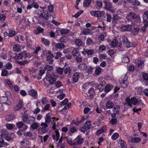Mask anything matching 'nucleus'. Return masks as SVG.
<instances>
[{"mask_svg":"<svg viewBox=\"0 0 148 148\" xmlns=\"http://www.w3.org/2000/svg\"><path fill=\"white\" fill-rule=\"evenodd\" d=\"M27 111H24V114L22 116V120L27 124L30 125L35 121V117L33 116H28L27 114H25Z\"/></svg>","mask_w":148,"mask_h":148,"instance_id":"obj_1","label":"nucleus"},{"mask_svg":"<svg viewBox=\"0 0 148 148\" xmlns=\"http://www.w3.org/2000/svg\"><path fill=\"white\" fill-rule=\"evenodd\" d=\"M125 100L128 105L130 107L132 106V105H138L140 102L139 100L135 97L130 99L127 97L126 98Z\"/></svg>","mask_w":148,"mask_h":148,"instance_id":"obj_2","label":"nucleus"},{"mask_svg":"<svg viewBox=\"0 0 148 148\" xmlns=\"http://www.w3.org/2000/svg\"><path fill=\"white\" fill-rule=\"evenodd\" d=\"M6 95H10V93L8 91H7L5 92ZM7 96L6 97H1L0 99L1 101L4 104H5L8 105H10L11 104V103L10 101L8 100V98Z\"/></svg>","mask_w":148,"mask_h":148,"instance_id":"obj_3","label":"nucleus"},{"mask_svg":"<svg viewBox=\"0 0 148 148\" xmlns=\"http://www.w3.org/2000/svg\"><path fill=\"white\" fill-rule=\"evenodd\" d=\"M90 14L92 16H94L97 17H100L104 16L105 13L104 11H91L90 12Z\"/></svg>","mask_w":148,"mask_h":148,"instance_id":"obj_4","label":"nucleus"},{"mask_svg":"<svg viewBox=\"0 0 148 148\" xmlns=\"http://www.w3.org/2000/svg\"><path fill=\"white\" fill-rule=\"evenodd\" d=\"M45 79L49 81L51 84H54L56 83V79L53 77L49 72H47L46 74Z\"/></svg>","mask_w":148,"mask_h":148,"instance_id":"obj_5","label":"nucleus"},{"mask_svg":"<svg viewBox=\"0 0 148 148\" xmlns=\"http://www.w3.org/2000/svg\"><path fill=\"white\" fill-rule=\"evenodd\" d=\"M46 55L47 61L49 64H52L53 62V58H54V56L50 51H48V53H46Z\"/></svg>","mask_w":148,"mask_h":148,"instance_id":"obj_6","label":"nucleus"},{"mask_svg":"<svg viewBox=\"0 0 148 148\" xmlns=\"http://www.w3.org/2000/svg\"><path fill=\"white\" fill-rule=\"evenodd\" d=\"M104 2L105 3L104 8L106 10L108 11H110L113 8V6L112 5V3L109 0H105Z\"/></svg>","mask_w":148,"mask_h":148,"instance_id":"obj_7","label":"nucleus"},{"mask_svg":"<svg viewBox=\"0 0 148 148\" xmlns=\"http://www.w3.org/2000/svg\"><path fill=\"white\" fill-rule=\"evenodd\" d=\"M17 127L18 128H21L23 127V131H26L28 128V126L27 125H25L22 121H19L16 124Z\"/></svg>","mask_w":148,"mask_h":148,"instance_id":"obj_8","label":"nucleus"},{"mask_svg":"<svg viewBox=\"0 0 148 148\" xmlns=\"http://www.w3.org/2000/svg\"><path fill=\"white\" fill-rule=\"evenodd\" d=\"M122 41L123 45L127 48H128L130 47V42L127 37L125 36L123 37L122 38Z\"/></svg>","mask_w":148,"mask_h":148,"instance_id":"obj_9","label":"nucleus"},{"mask_svg":"<svg viewBox=\"0 0 148 148\" xmlns=\"http://www.w3.org/2000/svg\"><path fill=\"white\" fill-rule=\"evenodd\" d=\"M106 83L104 81H101L100 84H98L97 86L95 87V89H99L100 92H102L104 90V86Z\"/></svg>","mask_w":148,"mask_h":148,"instance_id":"obj_10","label":"nucleus"},{"mask_svg":"<svg viewBox=\"0 0 148 148\" xmlns=\"http://www.w3.org/2000/svg\"><path fill=\"white\" fill-rule=\"evenodd\" d=\"M88 94L89 95L88 99H92L95 94V91L93 88H90L88 90Z\"/></svg>","mask_w":148,"mask_h":148,"instance_id":"obj_11","label":"nucleus"},{"mask_svg":"<svg viewBox=\"0 0 148 148\" xmlns=\"http://www.w3.org/2000/svg\"><path fill=\"white\" fill-rule=\"evenodd\" d=\"M143 22L146 23L148 25V10L145 11L143 15Z\"/></svg>","mask_w":148,"mask_h":148,"instance_id":"obj_12","label":"nucleus"},{"mask_svg":"<svg viewBox=\"0 0 148 148\" xmlns=\"http://www.w3.org/2000/svg\"><path fill=\"white\" fill-rule=\"evenodd\" d=\"M137 14L133 12H130L126 16V18L128 20H132L134 19Z\"/></svg>","mask_w":148,"mask_h":148,"instance_id":"obj_13","label":"nucleus"},{"mask_svg":"<svg viewBox=\"0 0 148 148\" xmlns=\"http://www.w3.org/2000/svg\"><path fill=\"white\" fill-rule=\"evenodd\" d=\"M91 121H86L84 124V129L86 130H88L90 128H92L93 127L91 124Z\"/></svg>","mask_w":148,"mask_h":148,"instance_id":"obj_14","label":"nucleus"},{"mask_svg":"<svg viewBox=\"0 0 148 148\" xmlns=\"http://www.w3.org/2000/svg\"><path fill=\"white\" fill-rule=\"evenodd\" d=\"M28 94L32 97H34V98H36L37 97V91L33 89H32L28 91Z\"/></svg>","mask_w":148,"mask_h":148,"instance_id":"obj_15","label":"nucleus"},{"mask_svg":"<svg viewBox=\"0 0 148 148\" xmlns=\"http://www.w3.org/2000/svg\"><path fill=\"white\" fill-rule=\"evenodd\" d=\"M113 87V86L112 84H106L104 87V91L106 92H110Z\"/></svg>","mask_w":148,"mask_h":148,"instance_id":"obj_16","label":"nucleus"},{"mask_svg":"<svg viewBox=\"0 0 148 148\" xmlns=\"http://www.w3.org/2000/svg\"><path fill=\"white\" fill-rule=\"evenodd\" d=\"M75 145H80L83 143L84 141V139L82 138H76L74 140Z\"/></svg>","mask_w":148,"mask_h":148,"instance_id":"obj_17","label":"nucleus"},{"mask_svg":"<svg viewBox=\"0 0 148 148\" xmlns=\"http://www.w3.org/2000/svg\"><path fill=\"white\" fill-rule=\"evenodd\" d=\"M79 73L78 72L75 73L73 76V83L76 82L79 78Z\"/></svg>","mask_w":148,"mask_h":148,"instance_id":"obj_18","label":"nucleus"},{"mask_svg":"<svg viewBox=\"0 0 148 148\" xmlns=\"http://www.w3.org/2000/svg\"><path fill=\"white\" fill-rule=\"evenodd\" d=\"M120 83L121 86L124 88L127 87L128 86L127 81V80L121 79L120 80Z\"/></svg>","mask_w":148,"mask_h":148,"instance_id":"obj_19","label":"nucleus"},{"mask_svg":"<svg viewBox=\"0 0 148 148\" xmlns=\"http://www.w3.org/2000/svg\"><path fill=\"white\" fill-rule=\"evenodd\" d=\"M114 105V103L110 101H107L106 103V106L108 109L112 108H113Z\"/></svg>","mask_w":148,"mask_h":148,"instance_id":"obj_20","label":"nucleus"},{"mask_svg":"<svg viewBox=\"0 0 148 148\" xmlns=\"http://www.w3.org/2000/svg\"><path fill=\"white\" fill-rule=\"evenodd\" d=\"M54 45L56 48L58 49H62L65 46V45L62 43H55Z\"/></svg>","mask_w":148,"mask_h":148,"instance_id":"obj_21","label":"nucleus"},{"mask_svg":"<svg viewBox=\"0 0 148 148\" xmlns=\"http://www.w3.org/2000/svg\"><path fill=\"white\" fill-rule=\"evenodd\" d=\"M78 68L81 71H82L86 70L87 68V66L85 63H82L78 66Z\"/></svg>","mask_w":148,"mask_h":148,"instance_id":"obj_22","label":"nucleus"},{"mask_svg":"<svg viewBox=\"0 0 148 148\" xmlns=\"http://www.w3.org/2000/svg\"><path fill=\"white\" fill-rule=\"evenodd\" d=\"M106 130V127L105 126H103L100 129L98 130L96 133V134L99 135L103 132H105Z\"/></svg>","mask_w":148,"mask_h":148,"instance_id":"obj_23","label":"nucleus"},{"mask_svg":"<svg viewBox=\"0 0 148 148\" xmlns=\"http://www.w3.org/2000/svg\"><path fill=\"white\" fill-rule=\"evenodd\" d=\"M45 11L44 10L41 11L40 15H41L42 17H43L47 19V18L51 17V15H50L47 12L46 13H45Z\"/></svg>","mask_w":148,"mask_h":148,"instance_id":"obj_24","label":"nucleus"},{"mask_svg":"<svg viewBox=\"0 0 148 148\" xmlns=\"http://www.w3.org/2000/svg\"><path fill=\"white\" fill-rule=\"evenodd\" d=\"M132 25H127L123 26L121 27L122 30L124 31H130L131 30L132 28Z\"/></svg>","mask_w":148,"mask_h":148,"instance_id":"obj_25","label":"nucleus"},{"mask_svg":"<svg viewBox=\"0 0 148 148\" xmlns=\"http://www.w3.org/2000/svg\"><path fill=\"white\" fill-rule=\"evenodd\" d=\"M123 57L122 59V62L124 63H127L130 62L129 59L127 55H124L123 56Z\"/></svg>","mask_w":148,"mask_h":148,"instance_id":"obj_26","label":"nucleus"},{"mask_svg":"<svg viewBox=\"0 0 148 148\" xmlns=\"http://www.w3.org/2000/svg\"><path fill=\"white\" fill-rule=\"evenodd\" d=\"M31 125L30 127L33 130L37 129L39 127L38 123H37L34 122Z\"/></svg>","mask_w":148,"mask_h":148,"instance_id":"obj_27","label":"nucleus"},{"mask_svg":"<svg viewBox=\"0 0 148 148\" xmlns=\"http://www.w3.org/2000/svg\"><path fill=\"white\" fill-rule=\"evenodd\" d=\"M49 113L47 114L45 116V123H47L49 124L51 122V117L49 115Z\"/></svg>","mask_w":148,"mask_h":148,"instance_id":"obj_28","label":"nucleus"},{"mask_svg":"<svg viewBox=\"0 0 148 148\" xmlns=\"http://www.w3.org/2000/svg\"><path fill=\"white\" fill-rule=\"evenodd\" d=\"M140 29L138 27L133 28L132 32V34L135 36L137 35L138 34Z\"/></svg>","mask_w":148,"mask_h":148,"instance_id":"obj_29","label":"nucleus"},{"mask_svg":"<svg viewBox=\"0 0 148 148\" xmlns=\"http://www.w3.org/2000/svg\"><path fill=\"white\" fill-rule=\"evenodd\" d=\"M91 2V0H86L83 2V6L84 7H88L90 4Z\"/></svg>","mask_w":148,"mask_h":148,"instance_id":"obj_30","label":"nucleus"},{"mask_svg":"<svg viewBox=\"0 0 148 148\" xmlns=\"http://www.w3.org/2000/svg\"><path fill=\"white\" fill-rule=\"evenodd\" d=\"M120 110V107L119 106H114L113 109V112L116 114H118Z\"/></svg>","mask_w":148,"mask_h":148,"instance_id":"obj_31","label":"nucleus"},{"mask_svg":"<svg viewBox=\"0 0 148 148\" xmlns=\"http://www.w3.org/2000/svg\"><path fill=\"white\" fill-rule=\"evenodd\" d=\"M15 118V116L14 114H10L6 116V119L8 121H10L13 120Z\"/></svg>","mask_w":148,"mask_h":148,"instance_id":"obj_32","label":"nucleus"},{"mask_svg":"<svg viewBox=\"0 0 148 148\" xmlns=\"http://www.w3.org/2000/svg\"><path fill=\"white\" fill-rule=\"evenodd\" d=\"M41 39L42 42L43 44L46 46L49 45L50 44L49 41L44 38H41Z\"/></svg>","mask_w":148,"mask_h":148,"instance_id":"obj_33","label":"nucleus"},{"mask_svg":"<svg viewBox=\"0 0 148 148\" xmlns=\"http://www.w3.org/2000/svg\"><path fill=\"white\" fill-rule=\"evenodd\" d=\"M119 16L116 15H114L112 17V23L113 24L116 23L118 21Z\"/></svg>","mask_w":148,"mask_h":148,"instance_id":"obj_34","label":"nucleus"},{"mask_svg":"<svg viewBox=\"0 0 148 148\" xmlns=\"http://www.w3.org/2000/svg\"><path fill=\"white\" fill-rule=\"evenodd\" d=\"M140 140L141 138L140 137L138 138L133 137L132 138L131 141L132 142L135 143L138 142L140 141Z\"/></svg>","mask_w":148,"mask_h":148,"instance_id":"obj_35","label":"nucleus"},{"mask_svg":"<svg viewBox=\"0 0 148 148\" xmlns=\"http://www.w3.org/2000/svg\"><path fill=\"white\" fill-rule=\"evenodd\" d=\"M37 71L36 69H35L34 70H29V72H31L30 74L34 78H37L36 76V71Z\"/></svg>","mask_w":148,"mask_h":148,"instance_id":"obj_36","label":"nucleus"},{"mask_svg":"<svg viewBox=\"0 0 148 148\" xmlns=\"http://www.w3.org/2000/svg\"><path fill=\"white\" fill-rule=\"evenodd\" d=\"M29 62L27 60H25L21 61H17V63L21 65H24L25 64H27Z\"/></svg>","mask_w":148,"mask_h":148,"instance_id":"obj_37","label":"nucleus"},{"mask_svg":"<svg viewBox=\"0 0 148 148\" xmlns=\"http://www.w3.org/2000/svg\"><path fill=\"white\" fill-rule=\"evenodd\" d=\"M116 50L115 49H112L108 50L107 51V53L108 54L109 56H112L114 53H116Z\"/></svg>","mask_w":148,"mask_h":148,"instance_id":"obj_38","label":"nucleus"},{"mask_svg":"<svg viewBox=\"0 0 148 148\" xmlns=\"http://www.w3.org/2000/svg\"><path fill=\"white\" fill-rule=\"evenodd\" d=\"M22 54V57H24V59L27 58L29 57V54L28 53H27L26 51H23L21 52Z\"/></svg>","mask_w":148,"mask_h":148,"instance_id":"obj_39","label":"nucleus"},{"mask_svg":"<svg viewBox=\"0 0 148 148\" xmlns=\"http://www.w3.org/2000/svg\"><path fill=\"white\" fill-rule=\"evenodd\" d=\"M20 48L21 47L19 45H15L13 46V50L15 51H18L20 50Z\"/></svg>","mask_w":148,"mask_h":148,"instance_id":"obj_40","label":"nucleus"},{"mask_svg":"<svg viewBox=\"0 0 148 148\" xmlns=\"http://www.w3.org/2000/svg\"><path fill=\"white\" fill-rule=\"evenodd\" d=\"M53 69V66L49 65H46L44 67V69L47 71H51Z\"/></svg>","mask_w":148,"mask_h":148,"instance_id":"obj_41","label":"nucleus"},{"mask_svg":"<svg viewBox=\"0 0 148 148\" xmlns=\"http://www.w3.org/2000/svg\"><path fill=\"white\" fill-rule=\"evenodd\" d=\"M75 42V44L78 46H82L83 45L82 42L79 39H76Z\"/></svg>","mask_w":148,"mask_h":148,"instance_id":"obj_42","label":"nucleus"},{"mask_svg":"<svg viewBox=\"0 0 148 148\" xmlns=\"http://www.w3.org/2000/svg\"><path fill=\"white\" fill-rule=\"evenodd\" d=\"M118 43V41L116 39L113 40L111 42V45L112 46L115 47L116 46Z\"/></svg>","mask_w":148,"mask_h":148,"instance_id":"obj_43","label":"nucleus"},{"mask_svg":"<svg viewBox=\"0 0 148 148\" xmlns=\"http://www.w3.org/2000/svg\"><path fill=\"white\" fill-rule=\"evenodd\" d=\"M45 73V71L44 70H40L38 73V74L40 76V77H37L38 80H40L41 79V76Z\"/></svg>","mask_w":148,"mask_h":148,"instance_id":"obj_44","label":"nucleus"},{"mask_svg":"<svg viewBox=\"0 0 148 148\" xmlns=\"http://www.w3.org/2000/svg\"><path fill=\"white\" fill-rule=\"evenodd\" d=\"M38 130L39 131L41 132L42 133H45L47 132L48 129L47 128L40 127L39 128Z\"/></svg>","mask_w":148,"mask_h":148,"instance_id":"obj_45","label":"nucleus"},{"mask_svg":"<svg viewBox=\"0 0 148 148\" xmlns=\"http://www.w3.org/2000/svg\"><path fill=\"white\" fill-rule=\"evenodd\" d=\"M57 73L60 74L62 75L63 71V68L60 67H58L56 70Z\"/></svg>","mask_w":148,"mask_h":148,"instance_id":"obj_46","label":"nucleus"},{"mask_svg":"<svg viewBox=\"0 0 148 148\" xmlns=\"http://www.w3.org/2000/svg\"><path fill=\"white\" fill-rule=\"evenodd\" d=\"M83 11L81 10L77 13L75 15L72 16V17H75L76 18H77L83 12Z\"/></svg>","mask_w":148,"mask_h":148,"instance_id":"obj_47","label":"nucleus"},{"mask_svg":"<svg viewBox=\"0 0 148 148\" xmlns=\"http://www.w3.org/2000/svg\"><path fill=\"white\" fill-rule=\"evenodd\" d=\"M23 134L24 136L26 137H27V136L30 137L33 136L32 133L29 132H24L23 133Z\"/></svg>","mask_w":148,"mask_h":148,"instance_id":"obj_48","label":"nucleus"},{"mask_svg":"<svg viewBox=\"0 0 148 148\" xmlns=\"http://www.w3.org/2000/svg\"><path fill=\"white\" fill-rule=\"evenodd\" d=\"M90 29L86 28L82 31V34L84 35H87L90 33Z\"/></svg>","mask_w":148,"mask_h":148,"instance_id":"obj_49","label":"nucleus"},{"mask_svg":"<svg viewBox=\"0 0 148 148\" xmlns=\"http://www.w3.org/2000/svg\"><path fill=\"white\" fill-rule=\"evenodd\" d=\"M134 19L136 23H139L141 22V19L139 15H137Z\"/></svg>","mask_w":148,"mask_h":148,"instance_id":"obj_50","label":"nucleus"},{"mask_svg":"<svg viewBox=\"0 0 148 148\" xmlns=\"http://www.w3.org/2000/svg\"><path fill=\"white\" fill-rule=\"evenodd\" d=\"M120 145L122 148H127L126 143L123 140H121Z\"/></svg>","mask_w":148,"mask_h":148,"instance_id":"obj_51","label":"nucleus"},{"mask_svg":"<svg viewBox=\"0 0 148 148\" xmlns=\"http://www.w3.org/2000/svg\"><path fill=\"white\" fill-rule=\"evenodd\" d=\"M69 32V29H62L60 30V32L63 34H66L68 33Z\"/></svg>","mask_w":148,"mask_h":148,"instance_id":"obj_52","label":"nucleus"},{"mask_svg":"<svg viewBox=\"0 0 148 148\" xmlns=\"http://www.w3.org/2000/svg\"><path fill=\"white\" fill-rule=\"evenodd\" d=\"M117 120L116 118L112 119L110 122L113 125H116L117 123Z\"/></svg>","mask_w":148,"mask_h":148,"instance_id":"obj_53","label":"nucleus"},{"mask_svg":"<svg viewBox=\"0 0 148 148\" xmlns=\"http://www.w3.org/2000/svg\"><path fill=\"white\" fill-rule=\"evenodd\" d=\"M97 7L99 8H102L103 6L102 2L99 1H97L96 2Z\"/></svg>","mask_w":148,"mask_h":148,"instance_id":"obj_54","label":"nucleus"},{"mask_svg":"<svg viewBox=\"0 0 148 148\" xmlns=\"http://www.w3.org/2000/svg\"><path fill=\"white\" fill-rule=\"evenodd\" d=\"M131 3L132 5H140V2L137 0H134L132 1Z\"/></svg>","mask_w":148,"mask_h":148,"instance_id":"obj_55","label":"nucleus"},{"mask_svg":"<svg viewBox=\"0 0 148 148\" xmlns=\"http://www.w3.org/2000/svg\"><path fill=\"white\" fill-rule=\"evenodd\" d=\"M119 136V135L117 133H114L111 137V138L113 140H116L117 138Z\"/></svg>","mask_w":148,"mask_h":148,"instance_id":"obj_56","label":"nucleus"},{"mask_svg":"<svg viewBox=\"0 0 148 148\" xmlns=\"http://www.w3.org/2000/svg\"><path fill=\"white\" fill-rule=\"evenodd\" d=\"M8 74V71L6 69H3L2 71L1 76L5 77Z\"/></svg>","mask_w":148,"mask_h":148,"instance_id":"obj_57","label":"nucleus"},{"mask_svg":"<svg viewBox=\"0 0 148 148\" xmlns=\"http://www.w3.org/2000/svg\"><path fill=\"white\" fill-rule=\"evenodd\" d=\"M106 16L107 21L108 22H110L112 18L111 15L109 13H108L107 14Z\"/></svg>","mask_w":148,"mask_h":148,"instance_id":"obj_58","label":"nucleus"},{"mask_svg":"<svg viewBox=\"0 0 148 148\" xmlns=\"http://www.w3.org/2000/svg\"><path fill=\"white\" fill-rule=\"evenodd\" d=\"M146 23L143 22L144 25L141 27V30L144 32H146V28L148 27V25H147Z\"/></svg>","mask_w":148,"mask_h":148,"instance_id":"obj_59","label":"nucleus"},{"mask_svg":"<svg viewBox=\"0 0 148 148\" xmlns=\"http://www.w3.org/2000/svg\"><path fill=\"white\" fill-rule=\"evenodd\" d=\"M75 59L77 62H80L82 61V57L79 55V56H76Z\"/></svg>","mask_w":148,"mask_h":148,"instance_id":"obj_60","label":"nucleus"},{"mask_svg":"<svg viewBox=\"0 0 148 148\" xmlns=\"http://www.w3.org/2000/svg\"><path fill=\"white\" fill-rule=\"evenodd\" d=\"M54 7L53 5H50L48 6V9L50 12L52 13Z\"/></svg>","mask_w":148,"mask_h":148,"instance_id":"obj_61","label":"nucleus"},{"mask_svg":"<svg viewBox=\"0 0 148 148\" xmlns=\"http://www.w3.org/2000/svg\"><path fill=\"white\" fill-rule=\"evenodd\" d=\"M68 99L67 98H66L60 102V105L61 106H63L64 105H66V103H68Z\"/></svg>","mask_w":148,"mask_h":148,"instance_id":"obj_62","label":"nucleus"},{"mask_svg":"<svg viewBox=\"0 0 148 148\" xmlns=\"http://www.w3.org/2000/svg\"><path fill=\"white\" fill-rule=\"evenodd\" d=\"M41 100L42 103L43 105L46 104L48 102L47 98L45 97H43Z\"/></svg>","mask_w":148,"mask_h":148,"instance_id":"obj_63","label":"nucleus"},{"mask_svg":"<svg viewBox=\"0 0 148 148\" xmlns=\"http://www.w3.org/2000/svg\"><path fill=\"white\" fill-rule=\"evenodd\" d=\"M142 77L144 80L145 81L148 80V73H144Z\"/></svg>","mask_w":148,"mask_h":148,"instance_id":"obj_64","label":"nucleus"}]
</instances>
